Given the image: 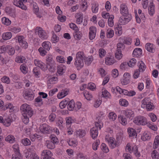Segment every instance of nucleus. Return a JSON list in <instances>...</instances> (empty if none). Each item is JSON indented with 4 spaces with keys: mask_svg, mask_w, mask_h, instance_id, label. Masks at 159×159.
<instances>
[{
    "mask_svg": "<svg viewBox=\"0 0 159 159\" xmlns=\"http://www.w3.org/2000/svg\"><path fill=\"white\" fill-rule=\"evenodd\" d=\"M20 110L23 116L31 117L33 114L32 108L27 104H22L20 107Z\"/></svg>",
    "mask_w": 159,
    "mask_h": 159,
    "instance_id": "f257e3e1",
    "label": "nucleus"
},
{
    "mask_svg": "<svg viewBox=\"0 0 159 159\" xmlns=\"http://www.w3.org/2000/svg\"><path fill=\"white\" fill-rule=\"evenodd\" d=\"M134 122L138 125H144L148 124L146 118L141 116L136 117L134 119Z\"/></svg>",
    "mask_w": 159,
    "mask_h": 159,
    "instance_id": "f03ea898",
    "label": "nucleus"
},
{
    "mask_svg": "<svg viewBox=\"0 0 159 159\" xmlns=\"http://www.w3.org/2000/svg\"><path fill=\"white\" fill-rule=\"evenodd\" d=\"M40 129L41 132L44 134H49L52 131L51 127L46 124H43L41 125Z\"/></svg>",
    "mask_w": 159,
    "mask_h": 159,
    "instance_id": "7ed1b4c3",
    "label": "nucleus"
},
{
    "mask_svg": "<svg viewBox=\"0 0 159 159\" xmlns=\"http://www.w3.org/2000/svg\"><path fill=\"white\" fill-rule=\"evenodd\" d=\"M27 2V0H14L13 3L14 5L22 9L26 10L27 7L24 3Z\"/></svg>",
    "mask_w": 159,
    "mask_h": 159,
    "instance_id": "20e7f679",
    "label": "nucleus"
},
{
    "mask_svg": "<svg viewBox=\"0 0 159 159\" xmlns=\"http://www.w3.org/2000/svg\"><path fill=\"white\" fill-rule=\"evenodd\" d=\"M36 31L38 32L39 36L41 39H45L48 38V36L47 34L41 27H37Z\"/></svg>",
    "mask_w": 159,
    "mask_h": 159,
    "instance_id": "39448f33",
    "label": "nucleus"
},
{
    "mask_svg": "<svg viewBox=\"0 0 159 159\" xmlns=\"http://www.w3.org/2000/svg\"><path fill=\"white\" fill-rule=\"evenodd\" d=\"M132 19L131 15L126 16H122L120 17L119 20V23L120 25H124L127 24Z\"/></svg>",
    "mask_w": 159,
    "mask_h": 159,
    "instance_id": "423d86ee",
    "label": "nucleus"
},
{
    "mask_svg": "<svg viewBox=\"0 0 159 159\" xmlns=\"http://www.w3.org/2000/svg\"><path fill=\"white\" fill-rule=\"evenodd\" d=\"M23 96L25 99L28 100H31L34 99V94L32 90H27L24 92Z\"/></svg>",
    "mask_w": 159,
    "mask_h": 159,
    "instance_id": "0eeeda50",
    "label": "nucleus"
},
{
    "mask_svg": "<svg viewBox=\"0 0 159 159\" xmlns=\"http://www.w3.org/2000/svg\"><path fill=\"white\" fill-rule=\"evenodd\" d=\"M34 63L36 66L41 68L43 71L46 70L48 68V66L45 63L35 59L34 60Z\"/></svg>",
    "mask_w": 159,
    "mask_h": 159,
    "instance_id": "6e6552de",
    "label": "nucleus"
},
{
    "mask_svg": "<svg viewBox=\"0 0 159 159\" xmlns=\"http://www.w3.org/2000/svg\"><path fill=\"white\" fill-rule=\"evenodd\" d=\"M18 41L19 44L23 48L25 49H26L28 47V43L25 40V38L23 36H20L18 37Z\"/></svg>",
    "mask_w": 159,
    "mask_h": 159,
    "instance_id": "1a4fd4ad",
    "label": "nucleus"
},
{
    "mask_svg": "<svg viewBox=\"0 0 159 159\" xmlns=\"http://www.w3.org/2000/svg\"><path fill=\"white\" fill-rule=\"evenodd\" d=\"M120 11L121 13L123 16H126L129 15H131L129 14L127 6L125 4H121L120 6Z\"/></svg>",
    "mask_w": 159,
    "mask_h": 159,
    "instance_id": "9d476101",
    "label": "nucleus"
},
{
    "mask_svg": "<svg viewBox=\"0 0 159 159\" xmlns=\"http://www.w3.org/2000/svg\"><path fill=\"white\" fill-rule=\"evenodd\" d=\"M83 60L82 59H75V65L78 70H79L84 66Z\"/></svg>",
    "mask_w": 159,
    "mask_h": 159,
    "instance_id": "9b49d317",
    "label": "nucleus"
},
{
    "mask_svg": "<svg viewBox=\"0 0 159 159\" xmlns=\"http://www.w3.org/2000/svg\"><path fill=\"white\" fill-rule=\"evenodd\" d=\"M114 139L112 137L109 138L107 140L108 143L111 148H113L118 146V144L116 142H114Z\"/></svg>",
    "mask_w": 159,
    "mask_h": 159,
    "instance_id": "f8f14e48",
    "label": "nucleus"
},
{
    "mask_svg": "<svg viewBox=\"0 0 159 159\" xmlns=\"http://www.w3.org/2000/svg\"><path fill=\"white\" fill-rule=\"evenodd\" d=\"M75 17L76 18V22L78 24H81L83 21V15L81 12L77 13L75 15Z\"/></svg>",
    "mask_w": 159,
    "mask_h": 159,
    "instance_id": "ddd939ff",
    "label": "nucleus"
},
{
    "mask_svg": "<svg viewBox=\"0 0 159 159\" xmlns=\"http://www.w3.org/2000/svg\"><path fill=\"white\" fill-rule=\"evenodd\" d=\"M26 157L30 159H39V157L34 153L29 152L26 153Z\"/></svg>",
    "mask_w": 159,
    "mask_h": 159,
    "instance_id": "4468645a",
    "label": "nucleus"
},
{
    "mask_svg": "<svg viewBox=\"0 0 159 159\" xmlns=\"http://www.w3.org/2000/svg\"><path fill=\"white\" fill-rule=\"evenodd\" d=\"M91 135L93 139H95L98 135V130L96 127H93L90 130Z\"/></svg>",
    "mask_w": 159,
    "mask_h": 159,
    "instance_id": "2eb2a0df",
    "label": "nucleus"
},
{
    "mask_svg": "<svg viewBox=\"0 0 159 159\" xmlns=\"http://www.w3.org/2000/svg\"><path fill=\"white\" fill-rule=\"evenodd\" d=\"M138 66L139 67L138 70L141 72H143L145 70L146 66L144 63L142 61H140L138 63Z\"/></svg>",
    "mask_w": 159,
    "mask_h": 159,
    "instance_id": "dca6fc26",
    "label": "nucleus"
},
{
    "mask_svg": "<svg viewBox=\"0 0 159 159\" xmlns=\"http://www.w3.org/2000/svg\"><path fill=\"white\" fill-rule=\"evenodd\" d=\"M148 12L149 15L152 16L155 12V6L153 2H151L148 7Z\"/></svg>",
    "mask_w": 159,
    "mask_h": 159,
    "instance_id": "f3484780",
    "label": "nucleus"
},
{
    "mask_svg": "<svg viewBox=\"0 0 159 159\" xmlns=\"http://www.w3.org/2000/svg\"><path fill=\"white\" fill-rule=\"evenodd\" d=\"M115 62L114 58L113 57L110 56V57L105 58V63L107 65H111Z\"/></svg>",
    "mask_w": 159,
    "mask_h": 159,
    "instance_id": "a211bd4d",
    "label": "nucleus"
},
{
    "mask_svg": "<svg viewBox=\"0 0 159 159\" xmlns=\"http://www.w3.org/2000/svg\"><path fill=\"white\" fill-rule=\"evenodd\" d=\"M67 107L69 111H72L74 108L75 109H76V106L73 100H71L69 102L67 105Z\"/></svg>",
    "mask_w": 159,
    "mask_h": 159,
    "instance_id": "6ab92c4d",
    "label": "nucleus"
},
{
    "mask_svg": "<svg viewBox=\"0 0 159 159\" xmlns=\"http://www.w3.org/2000/svg\"><path fill=\"white\" fill-rule=\"evenodd\" d=\"M142 53V50L140 48H136L134 50L133 55L134 57H138Z\"/></svg>",
    "mask_w": 159,
    "mask_h": 159,
    "instance_id": "aec40b11",
    "label": "nucleus"
},
{
    "mask_svg": "<svg viewBox=\"0 0 159 159\" xmlns=\"http://www.w3.org/2000/svg\"><path fill=\"white\" fill-rule=\"evenodd\" d=\"M42 47L47 51L49 50L51 47V43L48 41H45L42 43Z\"/></svg>",
    "mask_w": 159,
    "mask_h": 159,
    "instance_id": "412c9836",
    "label": "nucleus"
},
{
    "mask_svg": "<svg viewBox=\"0 0 159 159\" xmlns=\"http://www.w3.org/2000/svg\"><path fill=\"white\" fill-rule=\"evenodd\" d=\"M125 114L126 116L129 119L131 117H133L134 116L133 111L131 110L128 109H126L125 111Z\"/></svg>",
    "mask_w": 159,
    "mask_h": 159,
    "instance_id": "4be33fe9",
    "label": "nucleus"
},
{
    "mask_svg": "<svg viewBox=\"0 0 159 159\" xmlns=\"http://www.w3.org/2000/svg\"><path fill=\"white\" fill-rule=\"evenodd\" d=\"M52 156V153L51 152L48 150H45L43 151L42 154L41 156L43 158L45 157H49L50 156Z\"/></svg>",
    "mask_w": 159,
    "mask_h": 159,
    "instance_id": "5701e85b",
    "label": "nucleus"
},
{
    "mask_svg": "<svg viewBox=\"0 0 159 159\" xmlns=\"http://www.w3.org/2000/svg\"><path fill=\"white\" fill-rule=\"evenodd\" d=\"M12 120L11 119L10 116H9L7 118L4 119L3 124L6 126L8 127L11 125V123L12 122Z\"/></svg>",
    "mask_w": 159,
    "mask_h": 159,
    "instance_id": "b1692460",
    "label": "nucleus"
},
{
    "mask_svg": "<svg viewBox=\"0 0 159 159\" xmlns=\"http://www.w3.org/2000/svg\"><path fill=\"white\" fill-rule=\"evenodd\" d=\"M5 11L7 13L12 17H14L16 16L15 11L14 10L9 7H7L5 9Z\"/></svg>",
    "mask_w": 159,
    "mask_h": 159,
    "instance_id": "393cba45",
    "label": "nucleus"
},
{
    "mask_svg": "<svg viewBox=\"0 0 159 159\" xmlns=\"http://www.w3.org/2000/svg\"><path fill=\"white\" fill-rule=\"evenodd\" d=\"M13 148L17 157H20V153L19 151L18 145L17 144L14 145L13 146Z\"/></svg>",
    "mask_w": 159,
    "mask_h": 159,
    "instance_id": "a878e982",
    "label": "nucleus"
},
{
    "mask_svg": "<svg viewBox=\"0 0 159 159\" xmlns=\"http://www.w3.org/2000/svg\"><path fill=\"white\" fill-rule=\"evenodd\" d=\"M12 37L11 33L8 32L3 33L2 35V39L4 40H7L11 38Z\"/></svg>",
    "mask_w": 159,
    "mask_h": 159,
    "instance_id": "bb28decb",
    "label": "nucleus"
},
{
    "mask_svg": "<svg viewBox=\"0 0 159 159\" xmlns=\"http://www.w3.org/2000/svg\"><path fill=\"white\" fill-rule=\"evenodd\" d=\"M7 52L10 55H13L15 52V50L13 47L10 46H7Z\"/></svg>",
    "mask_w": 159,
    "mask_h": 159,
    "instance_id": "cd10ccee",
    "label": "nucleus"
},
{
    "mask_svg": "<svg viewBox=\"0 0 159 159\" xmlns=\"http://www.w3.org/2000/svg\"><path fill=\"white\" fill-rule=\"evenodd\" d=\"M35 105L37 106H40L43 104L42 99L41 96H39L35 99Z\"/></svg>",
    "mask_w": 159,
    "mask_h": 159,
    "instance_id": "c85d7f7f",
    "label": "nucleus"
},
{
    "mask_svg": "<svg viewBox=\"0 0 159 159\" xmlns=\"http://www.w3.org/2000/svg\"><path fill=\"white\" fill-rule=\"evenodd\" d=\"M128 131L129 132V137L137 136V134L136 130L133 128L128 129Z\"/></svg>",
    "mask_w": 159,
    "mask_h": 159,
    "instance_id": "c756f323",
    "label": "nucleus"
},
{
    "mask_svg": "<svg viewBox=\"0 0 159 159\" xmlns=\"http://www.w3.org/2000/svg\"><path fill=\"white\" fill-rule=\"evenodd\" d=\"M85 134V132L84 130L79 129L76 132L75 135L77 137H83Z\"/></svg>",
    "mask_w": 159,
    "mask_h": 159,
    "instance_id": "7c9ffc66",
    "label": "nucleus"
},
{
    "mask_svg": "<svg viewBox=\"0 0 159 159\" xmlns=\"http://www.w3.org/2000/svg\"><path fill=\"white\" fill-rule=\"evenodd\" d=\"M118 118L121 124L123 125H126L127 124L126 119L122 116H118Z\"/></svg>",
    "mask_w": 159,
    "mask_h": 159,
    "instance_id": "2f4dec72",
    "label": "nucleus"
},
{
    "mask_svg": "<svg viewBox=\"0 0 159 159\" xmlns=\"http://www.w3.org/2000/svg\"><path fill=\"white\" fill-rule=\"evenodd\" d=\"M46 144L48 148L49 149H53L55 148V144L52 142L49 141H46Z\"/></svg>",
    "mask_w": 159,
    "mask_h": 159,
    "instance_id": "473e14b6",
    "label": "nucleus"
},
{
    "mask_svg": "<svg viewBox=\"0 0 159 159\" xmlns=\"http://www.w3.org/2000/svg\"><path fill=\"white\" fill-rule=\"evenodd\" d=\"M159 144V136H157L155 139L153 143V148L156 149L157 148V146Z\"/></svg>",
    "mask_w": 159,
    "mask_h": 159,
    "instance_id": "72a5a7b5",
    "label": "nucleus"
},
{
    "mask_svg": "<svg viewBox=\"0 0 159 159\" xmlns=\"http://www.w3.org/2000/svg\"><path fill=\"white\" fill-rule=\"evenodd\" d=\"M73 35L75 39L79 40L80 39L82 36V34L78 31H75Z\"/></svg>",
    "mask_w": 159,
    "mask_h": 159,
    "instance_id": "f704fd0d",
    "label": "nucleus"
},
{
    "mask_svg": "<svg viewBox=\"0 0 159 159\" xmlns=\"http://www.w3.org/2000/svg\"><path fill=\"white\" fill-rule=\"evenodd\" d=\"M2 23L6 25H9L11 24V21L9 19L4 17L2 19Z\"/></svg>",
    "mask_w": 159,
    "mask_h": 159,
    "instance_id": "c9c22d12",
    "label": "nucleus"
},
{
    "mask_svg": "<svg viewBox=\"0 0 159 159\" xmlns=\"http://www.w3.org/2000/svg\"><path fill=\"white\" fill-rule=\"evenodd\" d=\"M145 107H146L147 111H151L154 108L155 106L152 103L149 102L148 103L146 106Z\"/></svg>",
    "mask_w": 159,
    "mask_h": 159,
    "instance_id": "e433bc0d",
    "label": "nucleus"
},
{
    "mask_svg": "<svg viewBox=\"0 0 159 159\" xmlns=\"http://www.w3.org/2000/svg\"><path fill=\"white\" fill-rule=\"evenodd\" d=\"M21 143L25 146L30 145L31 144L30 140L28 138H24L21 141Z\"/></svg>",
    "mask_w": 159,
    "mask_h": 159,
    "instance_id": "4c0bfd02",
    "label": "nucleus"
},
{
    "mask_svg": "<svg viewBox=\"0 0 159 159\" xmlns=\"http://www.w3.org/2000/svg\"><path fill=\"white\" fill-rule=\"evenodd\" d=\"M152 159H159V154L156 150H154L151 153Z\"/></svg>",
    "mask_w": 159,
    "mask_h": 159,
    "instance_id": "58836bf2",
    "label": "nucleus"
},
{
    "mask_svg": "<svg viewBox=\"0 0 159 159\" xmlns=\"http://www.w3.org/2000/svg\"><path fill=\"white\" fill-rule=\"evenodd\" d=\"M20 69L21 71L25 74H26L28 72L27 68L25 64H22L21 65Z\"/></svg>",
    "mask_w": 159,
    "mask_h": 159,
    "instance_id": "ea45409f",
    "label": "nucleus"
},
{
    "mask_svg": "<svg viewBox=\"0 0 159 159\" xmlns=\"http://www.w3.org/2000/svg\"><path fill=\"white\" fill-rule=\"evenodd\" d=\"M102 97L106 98L107 99L111 98V95L107 90H104V91H102Z\"/></svg>",
    "mask_w": 159,
    "mask_h": 159,
    "instance_id": "a19ab883",
    "label": "nucleus"
},
{
    "mask_svg": "<svg viewBox=\"0 0 159 159\" xmlns=\"http://www.w3.org/2000/svg\"><path fill=\"white\" fill-rule=\"evenodd\" d=\"M149 102V99L148 98H144L142 101L141 107L142 108H144L146 106L148 103Z\"/></svg>",
    "mask_w": 159,
    "mask_h": 159,
    "instance_id": "79ce46f5",
    "label": "nucleus"
},
{
    "mask_svg": "<svg viewBox=\"0 0 159 159\" xmlns=\"http://www.w3.org/2000/svg\"><path fill=\"white\" fill-rule=\"evenodd\" d=\"M15 139L13 136L9 135L6 138L5 140L10 143H12L14 142Z\"/></svg>",
    "mask_w": 159,
    "mask_h": 159,
    "instance_id": "37998d69",
    "label": "nucleus"
},
{
    "mask_svg": "<svg viewBox=\"0 0 159 159\" xmlns=\"http://www.w3.org/2000/svg\"><path fill=\"white\" fill-rule=\"evenodd\" d=\"M153 45L150 43H148L146 44L145 48L146 50L149 52H153Z\"/></svg>",
    "mask_w": 159,
    "mask_h": 159,
    "instance_id": "c03bdc74",
    "label": "nucleus"
},
{
    "mask_svg": "<svg viewBox=\"0 0 159 159\" xmlns=\"http://www.w3.org/2000/svg\"><path fill=\"white\" fill-rule=\"evenodd\" d=\"M119 104L122 106L126 107L128 105L129 103L126 100L121 99L119 101Z\"/></svg>",
    "mask_w": 159,
    "mask_h": 159,
    "instance_id": "a18cd8bd",
    "label": "nucleus"
},
{
    "mask_svg": "<svg viewBox=\"0 0 159 159\" xmlns=\"http://www.w3.org/2000/svg\"><path fill=\"white\" fill-rule=\"evenodd\" d=\"M114 32L113 30L111 29H109L107 30V36L108 38H112L114 35Z\"/></svg>",
    "mask_w": 159,
    "mask_h": 159,
    "instance_id": "49530a36",
    "label": "nucleus"
},
{
    "mask_svg": "<svg viewBox=\"0 0 159 159\" xmlns=\"http://www.w3.org/2000/svg\"><path fill=\"white\" fill-rule=\"evenodd\" d=\"M38 51L40 53V55L42 56H44L47 53V51L42 47L39 48L38 49Z\"/></svg>",
    "mask_w": 159,
    "mask_h": 159,
    "instance_id": "de8ad7c7",
    "label": "nucleus"
},
{
    "mask_svg": "<svg viewBox=\"0 0 159 159\" xmlns=\"http://www.w3.org/2000/svg\"><path fill=\"white\" fill-rule=\"evenodd\" d=\"M50 138L52 140L51 142H52L54 144H57L58 143V139L55 135H50Z\"/></svg>",
    "mask_w": 159,
    "mask_h": 159,
    "instance_id": "09e8293b",
    "label": "nucleus"
},
{
    "mask_svg": "<svg viewBox=\"0 0 159 159\" xmlns=\"http://www.w3.org/2000/svg\"><path fill=\"white\" fill-rule=\"evenodd\" d=\"M51 40L52 43H55L58 41L59 38L53 33Z\"/></svg>",
    "mask_w": 159,
    "mask_h": 159,
    "instance_id": "8fccbe9b",
    "label": "nucleus"
},
{
    "mask_svg": "<svg viewBox=\"0 0 159 159\" xmlns=\"http://www.w3.org/2000/svg\"><path fill=\"white\" fill-rule=\"evenodd\" d=\"M64 66L63 65L59 66L57 67V72L60 75H62L64 73Z\"/></svg>",
    "mask_w": 159,
    "mask_h": 159,
    "instance_id": "3c124183",
    "label": "nucleus"
},
{
    "mask_svg": "<svg viewBox=\"0 0 159 159\" xmlns=\"http://www.w3.org/2000/svg\"><path fill=\"white\" fill-rule=\"evenodd\" d=\"M115 57L118 59H120L122 57L121 51L119 50H117L115 53Z\"/></svg>",
    "mask_w": 159,
    "mask_h": 159,
    "instance_id": "603ef678",
    "label": "nucleus"
},
{
    "mask_svg": "<svg viewBox=\"0 0 159 159\" xmlns=\"http://www.w3.org/2000/svg\"><path fill=\"white\" fill-rule=\"evenodd\" d=\"M111 17H109L108 20V24L109 26L111 27H112L114 25L113 19L114 18L113 15H111Z\"/></svg>",
    "mask_w": 159,
    "mask_h": 159,
    "instance_id": "864d4df0",
    "label": "nucleus"
},
{
    "mask_svg": "<svg viewBox=\"0 0 159 159\" xmlns=\"http://www.w3.org/2000/svg\"><path fill=\"white\" fill-rule=\"evenodd\" d=\"M84 58V53L82 52H79L77 53L76 54V58L75 59H82L83 60Z\"/></svg>",
    "mask_w": 159,
    "mask_h": 159,
    "instance_id": "5fc2aeb1",
    "label": "nucleus"
},
{
    "mask_svg": "<svg viewBox=\"0 0 159 159\" xmlns=\"http://www.w3.org/2000/svg\"><path fill=\"white\" fill-rule=\"evenodd\" d=\"M66 124L67 125H69L74 122V120L71 117H68L66 118Z\"/></svg>",
    "mask_w": 159,
    "mask_h": 159,
    "instance_id": "6e6d98bb",
    "label": "nucleus"
},
{
    "mask_svg": "<svg viewBox=\"0 0 159 159\" xmlns=\"http://www.w3.org/2000/svg\"><path fill=\"white\" fill-rule=\"evenodd\" d=\"M47 63L49 65L53 64L54 63V61L52 59V56L50 55L48 56L46 59Z\"/></svg>",
    "mask_w": 159,
    "mask_h": 159,
    "instance_id": "4d7b16f0",
    "label": "nucleus"
},
{
    "mask_svg": "<svg viewBox=\"0 0 159 159\" xmlns=\"http://www.w3.org/2000/svg\"><path fill=\"white\" fill-rule=\"evenodd\" d=\"M129 82V78L127 77H124L121 80V83L123 85H126L128 84Z\"/></svg>",
    "mask_w": 159,
    "mask_h": 159,
    "instance_id": "13d9d810",
    "label": "nucleus"
},
{
    "mask_svg": "<svg viewBox=\"0 0 159 159\" xmlns=\"http://www.w3.org/2000/svg\"><path fill=\"white\" fill-rule=\"evenodd\" d=\"M136 61L135 58H132L128 62V65L129 67H132L135 65Z\"/></svg>",
    "mask_w": 159,
    "mask_h": 159,
    "instance_id": "bf43d9fd",
    "label": "nucleus"
},
{
    "mask_svg": "<svg viewBox=\"0 0 159 159\" xmlns=\"http://www.w3.org/2000/svg\"><path fill=\"white\" fill-rule=\"evenodd\" d=\"M84 95L87 100H90L92 97L91 94L88 92H85L84 93Z\"/></svg>",
    "mask_w": 159,
    "mask_h": 159,
    "instance_id": "052dcab7",
    "label": "nucleus"
},
{
    "mask_svg": "<svg viewBox=\"0 0 159 159\" xmlns=\"http://www.w3.org/2000/svg\"><path fill=\"white\" fill-rule=\"evenodd\" d=\"M151 136L147 134H143V135L141 136V139L143 141L149 140Z\"/></svg>",
    "mask_w": 159,
    "mask_h": 159,
    "instance_id": "680f3d73",
    "label": "nucleus"
},
{
    "mask_svg": "<svg viewBox=\"0 0 159 159\" xmlns=\"http://www.w3.org/2000/svg\"><path fill=\"white\" fill-rule=\"evenodd\" d=\"M133 150L134 151V153L136 156L139 157L140 156V153L138 151V149L136 146H134L132 148Z\"/></svg>",
    "mask_w": 159,
    "mask_h": 159,
    "instance_id": "e2e57ef3",
    "label": "nucleus"
},
{
    "mask_svg": "<svg viewBox=\"0 0 159 159\" xmlns=\"http://www.w3.org/2000/svg\"><path fill=\"white\" fill-rule=\"evenodd\" d=\"M69 25L70 28L75 30V31H79L78 28L75 24L72 23L69 24Z\"/></svg>",
    "mask_w": 159,
    "mask_h": 159,
    "instance_id": "0e129e2a",
    "label": "nucleus"
},
{
    "mask_svg": "<svg viewBox=\"0 0 159 159\" xmlns=\"http://www.w3.org/2000/svg\"><path fill=\"white\" fill-rule=\"evenodd\" d=\"M109 118L111 119L112 120H114L116 118V114L113 112H111L109 114Z\"/></svg>",
    "mask_w": 159,
    "mask_h": 159,
    "instance_id": "69168bd1",
    "label": "nucleus"
},
{
    "mask_svg": "<svg viewBox=\"0 0 159 159\" xmlns=\"http://www.w3.org/2000/svg\"><path fill=\"white\" fill-rule=\"evenodd\" d=\"M2 81L4 83L9 84L10 82L9 78L6 76H4L1 79Z\"/></svg>",
    "mask_w": 159,
    "mask_h": 159,
    "instance_id": "338daca9",
    "label": "nucleus"
},
{
    "mask_svg": "<svg viewBox=\"0 0 159 159\" xmlns=\"http://www.w3.org/2000/svg\"><path fill=\"white\" fill-rule=\"evenodd\" d=\"M68 103V102L66 100L61 102L59 104V106L61 109H63L65 108Z\"/></svg>",
    "mask_w": 159,
    "mask_h": 159,
    "instance_id": "774afa93",
    "label": "nucleus"
}]
</instances>
